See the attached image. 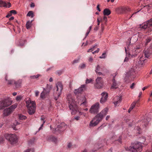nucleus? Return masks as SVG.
Segmentation results:
<instances>
[{"instance_id": "f8f14e48", "label": "nucleus", "mask_w": 152, "mask_h": 152, "mask_svg": "<svg viewBox=\"0 0 152 152\" xmlns=\"http://www.w3.org/2000/svg\"><path fill=\"white\" fill-rule=\"evenodd\" d=\"M130 10V9L128 7H119L116 9V12L118 14L124 13Z\"/></svg>"}, {"instance_id": "bb28decb", "label": "nucleus", "mask_w": 152, "mask_h": 152, "mask_svg": "<svg viewBox=\"0 0 152 152\" xmlns=\"http://www.w3.org/2000/svg\"><path fill=\"white\" fill-rule=\"evenodd\" d=\"M32 20L31 21H28L26 24V27L27 29L29 28L31 26Z\"/></svg>"}, {"instance_id": "393cba45", "label": "nucleus", "mask_w": 152, "mask_h": 152, "mask_svg": "<svg viewBox=\"0 0 152 152\" xmlns=\"http://www.w3.org/2000/svg\"><path fill=\"white\" fill-rule=\"evenodd\" d=\"M0 7H7V4L6 3L2 0H0Z\"/></svg>"}, {"instance_id": "c85d7f7f", "label": "nucleus", "mask_w": 152, "mask_h": 152, "mask_svg": "<svg viewBox=\"0 0 152 152\" xmlns=\"http://www.w3.org/2000/svg\"><path fill=\"white\" fill-rule=\"evenodd\" d=\"M5 80L7 81V83L8 84H11L13 83H15V81L13 80H7V76H6Z\"/></svg>"}, {"instance_id": "4d7b16f0", "label": "nucleus", "mask_w": 152, "mask_h": 152, "mask_svg": "<svg viewBox=\"0 0 152 152\" xmlns=\"http://www.w3.org/2000/svg\"><path fill=\"white\" fill-rule=\"evenodd\" d=\"M39 94V92L38 91H36L35 92V96H38Z\"/></svg>"}, {"instance_id": "473e14b6", "label": "nucleus", "mask_w": 152, "mask_h": 152, "mask_svg": "<svg viewBox=\"0 0 152 152\" xmlns=\"http://www.w3.org/2000/svg\"><path fill=\"white\" fill-rule=\"evenodd\" d=\"M34 15L33 12L31 11H29L27 15V16H31V18L33 17Z\"/></svg>"}, {"instance_id": "ddd939ff", "label": "nucleus", "mask_w": 152, "mask_h": 152, "mask_svg": "<svg viewBox=\"0 0 152 152\" xmlns=\"http://www.w3.org/2000/svg\"><path fill=\"white\" fill-rule=\"evenodd\" d=\"M96 83L95 84L96 88L100 89L102 88L103 85V82L102 78L98 77L96 80Z\"/></svg>"}, {"instance_id": "3c124183", "label": "nucleus", "mask_w": 152, "mask_h": 152, "mask_svg": "<svg viewBox=\"0 0 152 152\" xmlns=\"http://www.w3.org/2000/svg\"><path fill=\"white\" fill-rule=\"evenodd\" d=\"M136 129V130H137L138 131H139V132H138V133L140 134V130L141 129V128L138 127V126H137L136 128H135Z\"/></svg>"}, {"instance_id": "aec40b11", "label": "nucleus", "mask_w": 152, "mask_h": 152, "mask_svg": "<svg viewBox=\"0 0 152 152\" xmlns=\"http://www.w3.org/2000/svg\"><path fill=\"white\" fill-rule=\"evenodd\" d=\"M12 112V110L9 108L4 110L3 114L4 116H7L10 115Z\"/></svg>"}, {"instance_id": "864d4df0", "label": "nucleus", "mask_w": 152, "mask_h": 152, "mask_svg": "<svg viewBox=\"0 0 152 152\" xmlns=\"http://www.w3.org/2000/svg\"><path fill=\"white\" fill-rule=\"evenodd\" d=\"M125 51L126 53V56H129L130 55V54L129 53H127L126 48H125Z\"/></svg>"}, {"instance_id": "6e6d98bb", "label": "nucleus", "mask_w": 152, "mask_h": 152, "mask_svg": "<svg viewBox=\"0 0 152 152\" xmlns=\"http://www.w3.org/2000/svg\"><path fill=\"white\" fill-rule=\"evenodd\" d=\"M99 48H97L96 50L94 52H92L93 54H94L95 53H98L99 51Z\"/></svg>"}, {"instance_id": "a878e982", "label": "nucleus", "mask_w": 152, "mask_h": 152, "mask_svg": "<svg viewBox=\"0 0 152 152\" xmlns=\"http://www.w3.org/2000/svg\"><path fill=\"white\" fill-rule=\"evenodd\" d=\"M152 38L151 37H149L147 38V39H146L145 40V45L146 46L147 45L148 43H149L151 40Z\"/></svg>"}, {"instance_id": "20e7f679", "label": "nucleus", "mask_w": 152, "mask_h": 152, "mask_svg": "<svg viewBox=\"0 0 152 152\" xmlns=\"http://www.w3.org/2000/svg\"><path fill=\"white\" fill-rule=\"evenodd\" d=\"M127 151H130L131 152H141L142 150V144L140 142L132 144L129 147L125 148Z\"/></svg>"}, {"instance_id": "7c9ffc66", "label": "nucleus", "mask_w": 152, "mask_h": 152, "mask_svg": "<svg viewBox=\"0 0 152 152\" xmlns=\"http://www.w3.org/2000/svg\"><path fill=\"white\" fill-rule=\"evenodd\" d=\"M102 69V68L101 67L99 66V65H97L96 67V69L95 70L96 72H97L98 71H101Z\"/></svg>"}, {"instance_id": "4468645a", "label": "nucleus", "mask_w": 152, "mask_h": 152, "mask_svg": "<svg viewBox=\"0 0 152 152\" xmlns=\"http://www.w3.org/2000/svg\"><path fill=\"white\" fill-rule=\"evenodd\" d=\"M113 103L115 106H118L119 105L122 101L121 96H117L115 97L113 99Z\"/></svg>"}, {"instance_id": "c756f323", "label": "nucleus", "mask_w": 152, "mask_h": 152, "mask_svg": "<svg viewBox=\"0 0 152 152\" xmlns=\"http://www.w3.org/2000/svg\"><path fill=\"white\" fill-rule=\"evenodd\" d=\"M19 117L20 119L23 120H25L26 118V117L22 114H20L19 115Z\"/></svg>"}, {"instance_id": "5701e85b", "label": "nucleus", "mask_w": 152, "mask_h": 152, "mask_svg": "<svg viewBox=\"0 0 152 152\" xmlns=\"http://www.w3.org/2000/svg\"><path fill=\"white\" fill-rule=\"evenodd\" d=\"M111 13V11L108 9H105L103 11V14L104 15H108Z\"/></svg>"}, {"instance_id": "9b49d317", "label": "nucleus", "mask_w": 152, "mask_h": 152, "mask_svg": "<svg viewBox=\"0 0 152 152\" xmlns=\"http://www.w3.org/2000/svg\"><path fill=\"white\" fill-rule=\"evenodd\" d=\"M0 110L4 108V107L9 106L11 102L8 99H4L1 102H0Z\"/></svg>"}, {"instance_id": "a211bd4d", "label": "nucleus", "mask_w": 152, "mask_h": 152, "mask_svg": "<svg viewBox=\"0 0 152 152\" xmlns=\"http://www.w3.org/2000/svg\"><path fill=\"white\" fill-rule=\"evenodd\" d=\"M140 49L138 48H134L132 50V57H135L140 52Z\"/></svg>"}, {"instance_id": "b1692460", "label": "nucleus", "mask_w": 152, "mask_h": 152, "mask_svg": "<svg viewBox=\"0 0 152 152\" xmlns=\"http://www.w3.org/2000/svg\"><path fill=\"white\" fill-rule=\"evenodd\" d=\"M45 117L44 116H42L41 117V120L42 122V124L41 125V126L39 128V130H40L42 129V127L43 126V124L45 123Z\"/></svg>"}, {"instance_id": "4be33fe9", "label": "nucleus", "mask_w": 152, "mask_h": 152, "mask_svg": "<svg viewBox=\"0 0 152 152\" xmlns=\"http://www.w3.org/2000/svg\"><path fill=\"white\" fill-rule=\"evenodd\" d=\"M22 83V80H19L17 81H15L14 83L17 88H18L20 87Z\"/></svg>"}, {"instance_id": "37998d69", "label": "nucleus", "mask_w": 152, "mask_h": 152, "mask_svg": "<svg viewBox=\"0 0 152 152\" xmlns=\"http://www.w3.org/2000/svg\"><path fill=\"white\" fill-rule=\"evenodd\" d=\"M86 66V65L84 64H83L80 66L79 67L81 69H83L85 68Z\"/></svg>"}, {"instance_id": "8fccbe9b", "label": "nucleus", "mask_w": 152, "mask_h": 152, "mask_svg": "<svg viewBox=\"0 0 152 152\" xmlns=\"http://www.w3.org/2000/svg\"><path fill=\"white\" fill-rule=\"evenodd\" d=\"M79 114H80V115H83L85 117L86 116V113L83 112H79Z\"/></svg>"}, {"instance_id": "a19ab883", "label": "nucleus", "mask_w": 152, "mask_h": 152, "mask_svg": "<svg viewBox=\"0 0 152 152\" xmlns=\"http://www.w3.org/2000/svg\"><path fill=\"white\" fill-rule=\"evenodd\" d=\"M62 73V72L61 70H58L56 72V74L58 75H61Z\"/></svg>"}, {"instance_id": "680f3d73", "label": "nucleus", "mask_w": 152, "mask_h": 152, "mask_svg": "<svg viewBox=\"0 0 152 152\" xmlns=\"http://www.w3.org/2000/svg\"><path fill=\"white\" fill-rule=\"evenodd\" d=\"M99 6H100V5L99 4H98L97 6V10H98L99 12H100L101 11V10L100 9V8H99Z\"/></svg>"}, {"instance_id": "6ab92c4d", "label": "nucleus", "mask_w": 152, "mask_h": 152, "mask_svg": "<svg viewBox=\"0 0 152 152\" xmlns=\"http://www.w3.org/2000/svg\"><path fill=\"white\" fill-rule=\"evenodd\" d=\"M135 74V71L133 69H131L130 70L129 72L127 73L126 77V79L127 78L129 77L134 75Z\"/></svg>"}, {"instance_id": "052dcab7", "label": "nucleus", "mask_w": 152, "mask_h": 152, "mask_svg": "<svg viewBox=\"0 0 152 152\" xmlns=\"http://www.w3.org/2000/svg\"><path fill=\"white\" fill-rule=\"evenodd\" d=\"M135 85V84L134 83H132V85L130 86V88L132 89L134 88V86Z\"/></svg>"}, {"instance_id": "13d9d810", "label": "nucleus", "mask_w": 152, "mask_h": 152, "mask_svg": "<svg viewBox=\"0 0 152 152\" xmlns=\"http://www.w3.org/2000/svg\"><path fill=\"white\" fill-rule=\"evenodd\" d=\"M140 61H145V59L144 60L143 57L141 56L140 57Z\"/></svg>"}, {"instance_id": "dca6fc26", "label": "nucleus", "mask_w": 152, "mask_h": 152, "mask_svg": "<svg viewBox=\"0 0 152 152\" xmlns=\"http://www.w3.org/2000/svg\"><path fill=\"white\" fill-rule=\"evenodd\" d=\"M115 75H116L113 77V79L112 81L113 83L111 87V88L112 89H115L117 88L119 86V83H117L115 79Z\"/></svg>"}, {"instance_id": "338daca9", "label": "nucleus", "mask_w": 152, "mask_h": 152, "mask_svg": "<svg viewBox=\"0 0 152 152\" xmlns=\"http://www.w3.org/2000/svg\"><path fill=\"white\" fill-rule=\"evenodd\" d=\"M12 15V14L10 12V13H9L6 16V17L7 18H9L10 16H11Z\"/></svg>"}, {"instance_id": "72a5a7b5", "label": "nucleus", "mask_w": 152, "mask_h": 152, "mask_svg": "<svg viewBox=\"0 0 152 152\" xmlns=\"http://www.w3.org/2000/svg\"><path fill=\"white\" fill-rule=\"evenodd\" d=\"M148 122L146 121L145 122L144 121V122L143 121L142 122V124L141 125V127H145L148 125Z\"/></svg>"}, {"instance_id": "f704fd0d", "label": "nucleus", "mask_w": 152, "mask_h": 152, "mask_svg": "<svg viewBox=\"0 0 152 152\" xmlns=\"http://www.w3.org/2000/svg\"><path fill=\"white\" fill-rule=\"evenodd\" d=\"M144 56L146 58H148L150 56V53L148 51L144 52Z\"/></svg>"}, {"instance_id": "2f4dec72", "label": "nucleus", "mask_w": 152, "mask_h": 152, "mask_svg": "<svg viewBox=\"0 0 152 152\" xmlns=\"http://www.w3.org/2000/svg\"><path fill=\"white\" fill-rule=\"evenodd\" d=\"M139 102V100H137L136 101V102H134L133 103H132L131 105V106L130 107L131 108V109H133L134 107H135L136 104V103H138Z\"/></svg>"}, {"instance_id": "c03bdc74", "label": "nucleus", "mask_w": 152, "mask_h": 152, "mask_svg": "<svg viewBox=\"0 0 152 152\" xmlns=\"http://www.w3.org/2000/svg\"><path fill=\"white\" fill-rule=\"evenodd\" d=\"M100 20L102 21H105V22H106L107 21V17L104 15L103 19H102L101 18ZM105 23L106 22H105Z\"/></svg>"}, {"instance_id": "39448f33", "label": "nucleus", "mask_w": 152, "mask_h": 152, "mask_svg": "<svg viewBox=\"0 0 152 152\" xmlns=\"http://www.w3.org/2000/svg\"><path fill=\"white\" fill-rule=\"evenodd\" d=\"M63 89V86L61 82H58L56 84V87L54 88V93L55 96L54 99L57 100L61 94L62 91Z\"/></svg>"}, {"instance_id": "e433bc0d", "label": "nucleus", "mask_w": 152, "mask_h": 152, "mask_svg": "<svg viewBox=\"0 0 152 152\" xmlns=\"http://www.w3.org/2000/svg\"><path fill=\"white\" fill-rule=\"evenodd\" d=\"M23 98V96H17L16 97V100L18 101H20Z\"/></svg>"}, {"instance_id": "0eeeda50", "label": "nucleus", "mask_w": 152, "mask_h": 152, "mask_svg": "<svg viewBox=\"0 0 152 152\" xmlns=\"http://www.w3.org/2000/svg\"><path fill=\"white\" fill-rule=\"evenodd\" d=\"M5 137L6 139L9 140L11 144H14L18 142V138L15 134H6Z\"/></svg>"}, {"instance_id": "1a4fd4ad", "label": "nucleus", "mask_w": 152, "mask_h": 152, "mask_svg": "<svg viewBox=\"0 0 152 152\" xmlns=\"http://www.w3.org/2000/svg\"><path fill=\"white\" fill-rule=\"evenodd\" d=\"M99 103L93 104L89 110L90 112L92 114H96L99 111Z\"/></svg>"}, {"instance_id": "de8ad7c7", "label": "nucleus", "mask_w": 152, "mask_h": 152, "mask_svg": "<svg viewBox=\"0 0 152 152\" xmlns=\"http://www.w3.org/2000/svg\"><path fill=\"white\" fill-rule=\"evenodd\" d=\"M106 56V53H103L101 56L99 57V58H105Z\"/></svg>"}, {"instance_id": "423d86ee", "label": "nucleus", "mask_w": 152, "mask_h": 152, "mask_svg": "<svg viewBox=\"0 0 152 152\" xmlns=\"http://www.w3.org/2000/svg\"><path fill=\"white\" fill-rule=\"evenodd\" d=\"M25 102L29 114L31 115L33 114L35 112L36 104L35 102L33 101H31L30 99L26 100Z\"/></svg>"}, {"instance_id": "49530a36", "label": "nucleus", "mask_w": 152, "mask_h": 152, "mask_svg": "<svg viewBox=\"0 0 152 152\" xmlns=\"http://www.w3.org/2000/svg\"><path fill=\"white\" fill-rule=\"evenodd\" d=\"M92 80L91 79H87L86 80V83L87 84L90 83L92 82Z\"/></svg>"}, {"instance_id": "ea45409f", "label": "nucleus", "mask_w": 152, "mask_h": 152, "mask_svg": "<svg viewBox=\"0 0 152 152\" xmlns=\"http://www.w3.org/2000/svg\"><path fill=\"white\" fill-rule=\"evenodd\" d=\"M52 87L51 86L48 85L47 84V91H49V90L51 89L52 88Z\"/></svg>"}, {"instance_id": "f257e3e1", "label": "nucleus", "mask_w": 152, "mask_h": 152, "mask_svg": "<svg viewBox=\"0 0 152 152\" xmlns=\"http://www.w3.org/2000/svg\"><path fill=\"white\" fill-rule=\"evenodd\" d=\"M108 110L107 108H106L97 114L90 122V126L94 127L97 125L102 121L103 117L107 114Z\"/></svg>"}, {"instance_id": "412c9836", "label": "nucleus", "mask_w": 152, "mask_h": 152, "mask_svg": "<svg viewBox=\"0 0 152 152\" xmlns=\"http://www.w3.org/2000/svg\"><path fill=\"white\" fill-rule=\"evenodd\" d=\"M49 93V91H46V90L44 89V91H43L41 93L40 97L42 98H45L47 96Z\"/></svg>"}, {"instance_id": "cd10ccee", "label": "nucleus", "mask_w": 152, "mask_h": 152, "mask_svg": "<svg viewBox=\"0 0 152 152\" xmlns=\"http://www.w3.org/2000/svg\"><path fill=\"white\" fill-rule=\"evenodd\" d=\"M17 106V104L15 103L13 105H12L9 108L11 110H12V112L13 110L15 109Z\"/></svg>"}, {"instance_id": "f3484780", "label": "nucleus", "mask_w": 152, "mask_h": 152, "mask_svg": "<svg viewBox=\"0 0 152 152\" xmlns=\"http://www.w3.org/2000/svg\"><path fill=\"white\" fill-rule=\"evenodd\" d=\"M47 139L49 141L53 142L55 143H56L57 141V139L53 135L48 136L47 137Z\"/></svg>"}, {"instance_id": "bf43d9fd", "label": "nucleus", "mask_w": 152, "mask_h": 152, "mask_svg": "<svg viewBox=\"0 0 152 152\" xmlns=\"http://www.w3.org/2000/svg\"><path fill=\"white\" fill-rule=\"evenodd\" d=\"M129 60V58L128 57H126L124 60V62H127Z\"/></svg>"}, {"instance_id": "7ed1b4c3", "label": "nucleus", "mask_w": 152, "mask_h": 152, "mask_svg": "<svg viewBox=\"0 0 152 152\" xmlns=\"http://www.w3.org/2000/svg\"><path fill=\"white\" fill-rule=\"evenodd\" d=\"M67 98L69 109L72 111L71 113L72 115H75L78 110L76 102L75 100L74 97L71 94L68 95Z\"/></svg>"}, {"instance_id": "0e129e2a", "label": "nucleus", "mask_w": 152, "mask_h": 152, "mask_svg": "<svg viewBox=\"0 0 152 152\" xmlns=\"http://www.w3.org/2000/svg\"><path fill=\"white\" fill-rule=\"evenodd\" d=\"M149 86H148L144 87L143 88H142V90L143 91H144L145 89L148 88Z\"/></svg>"}, {"instance_id": "f03ea898", "label": "nucleus", "mask_w": 152, "mask_h": 152, "mask_svg": "<svg viewBox=\"0 0 152 152\" xmlns=\"http://www.w3.org/2000/svg\"><path fill=\"white\" fill-rule=\"evenodd\" d=\"M84 87L85 86L83 85L82 87L79 88L78 89L75 90L74 92L77 98L78 103L80 104V106L84 107L86 106L87 101L85 98V96H81V95Z\"/></svg>"}, {"instance_id": "c9c22d12", "label": "nucleus", "mask_w": 152, "mask_h": 152, "mask_svg": "<svg viewBox=\"0 0 152 152\" xmlns=\"http://www.w3.org/2000/svg\"><path fill=\"white\" fill-rule=\"evenodd\" d=\"M40 75L39 74H37L36 75H33L30 76L31 79H34L38 78Z\"/></svg>"}, {"instance_id": "603ef678", "label": "nucleus", "mask_w": 152, "mask_h": 152, "mask_svg": "<svg viewBox=\"0 0 152 152\" xmlns=\"http://www.w3.org/2000/svg\"><path fill=\"white\" fill-rule=\"evenodd\" d=\"M72 146V144L71 143L69 142L68 143L67 147L68 148H70Z\"/></svg>"}, {"instance_id": "4c0bfd02", "label": "nucleus", "mask_w": 152, "mask_h": 152, "mask_svg": "<svg viewBox=\"0 0 152 152\" xmlns=\"http://www.w3.org/2000/svg\"><path fill=\"white\" fill-rule=\"evenodd\" d=\"M34 148L28 149L26 151L24 152H34Z\"/></svg>"}, {"instance_id": "09e8293b", "label": "nucleus", "mask_w": 152, "mask_h": 152, "mask_svg": "<svg viewBox=\"0 0 152 152\" xmlns=\"http://www.w3.org/2000/svg\"><path fill=\"white\" fill-rule=\"evenodd\" d=\"M10 12L12 14H16L17 13L16 11L14 10H11L10 11Z\"/></svg>"}, {"instance_id": "79ce46f5", "label": "nucleus", "mask_w": 152, "mask_h": 152, "mask_svg": "<svg viewBox=\"0 0 152 152\" xmlns=\"http://www.w3.org/2000/svg\"><path fill=\"white\" fill-rule=\"evenodd\" d=\"M18 124H19L18 123V122H17L16 125H15L14 124L12 126V128L14 130H17V129L16 128V126Z\"/></svg>"}, {"instance_id": "5fc2aeb1", "label": "nucleus", "mask_w": 152, "mask_h": 152, "mask_svg": "<svg viewBox=\"0 0 152 152\" xmlns=\"http://www.w3.org/2000/svg\"><path fill=\"white\" fill-rule=\"evenodd\" d=\"M149 7H150L148 5H146L145 6H144V8L147 9V10H148L150 9Z\"/></svg>"}, {"instance_id": "2eb2a0df", "label": "nucleus", "mask_w": 152, "mask_h": 152, "mask_svg": "<svg viewBox=\"0 0 152 152\" xmlns=\"http://www.w3.org/2000/svg\"><path fill=\"white\" fill-rule=\"evenodd\" d=\"M101 95L102 97L100 100V102L102 103H103L106 101L108 97V95L106 93L103 92L101 94Z\"/></svg>"}, {"instance_id": "9d476101", "label": "nucleus", "mask_w": 152, "mask_h": 152, "mask_svg": "<svg viewBox=\"0 0 152 152\" xmlns=\"http://www.w3.org/2000/svg\"><path fill=\"white\" fill-rule=\"evenodd\" d=\"M140 28L145 29L147 28H152V18L140 25Z\"/></svg>"}, {"instance_id": "e2e57ef3", "label": "nucleus", "mask_w": 152, "mask_h": 152, "mask_svg": "<svg viewBox=\"0 0 152 152\" xmlns=\"http://www.w3.org/2000/svg\"><path fill=\"white\" fill-rule=\"evenodd\" d=\"M93 60V58L92 57H90L88 59L89 62H92Z\"/></svg>"}, {"instance_id": "58836bf2", "label": "nucleus", "mask_w": 152, "mask_h": 152, "mask_svg": "<svg viewBox=\"0 0 152 152\" xmlns=\"http://www.w3.org/2000/svg\"><path fill=\"white\" fill-rule=\"evenodd\" d=\"M96 46H97V45H96L95 46H94L92 48L90 49L89 50H88V51H87V52H92L94 50V48H95L97 47H96Z\"/></svg>"}, {"instance_id": "774afa93", "label": "nucleus", "mask_w": 152, "mask_h": 152, "mask_svg": "<svg viewBox=\"0 0 152 152\" xmlns=\"http://www.w3.org/2000/svg\"><path fill=\"white\" fill-rule=\"evenodd\" d=\"M102 21L101 20H100L99 19V18H98L97 19V22H98V25H99V24H100V22Z\"/></svg>"}, {"instance_id": "6e6552de", "label": "nucleus", "mask_w": 152, "mask_h": 152, "mask_svg": "<svg viewBox=\"0 0 152 152\" xmlns=\"http://www.w3.org/2000/svg\"><path fill=\"white\" fill-rule=\"evenodd\" d=\"M67 127V126L64 123H62L58 126L57 127L54 129L53 130L55 134H58L64 131Z\"/></svg>"}, {"instance_id": "a18cd8bd", "label": "nucleus", "mask_w": 152, "mask_h": 152, "mask_svg": "<svg viewBox=\"0 0 152 152\" xmlns=\"http://www.w3.org/2000/svg\"><path fill=\"white\" fill-rule=\"evenodd\" d=\"M79 62V59H75L72 62V64H75L78 63Z\"/></svg>"}, {"instance_id": "69168bd1", "label": "nucleus", "mask_w": 152, "mask_h": 152, "mask_svg": "<svg viewBox=\"0 0 152 152\" xmlns=\"http://www.w3.org/2000/svg\"><path fill=\"white\" fill-rule=\"evenodd\" d=\"M75 119L77 121H78L79 120L80 118V117L79 116H76L75 118Z\"/></svg>"}]
</instances>
